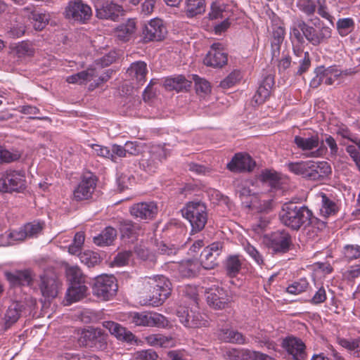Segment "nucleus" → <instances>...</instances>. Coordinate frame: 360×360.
<instances>
[{"label": "nucleus", "mask_w": 360, "mask_h": 360, "mask_svg": "<svg viewBox=\"0 0 360 360\" xmlns=\"http://www.w3.org/2000/svg\"><path fill=\"white\" fill-rule=\"evenodd\" d=\"M338 343L342 347L353 352L356 356H360V340L354 338H340L338 339Z\"/></svg>", "instance_id": "obj_47"}, {"label": "nucleus", "mask_w": 360, "mask_h": 360, "mask_svg": "<svg viewBox=\"0 0 360 360\" xmlns=\"http://www.w3.org/2000/svg\"><path fill=\"white\" fill-rule=\"evenodd\" d=\"M327 72V68L324 66L317 67L315 70V77L312 78L310 82V87L313 89L318 88L321 84L326 85V76L325 74Z\"/></svg>", "instance_id": "obj_48"}, {"label": "nucleus", "mask_w": 360, "mask_h": 360, "mask_svg": "<svg viewBox=\"0 0 360 360\" xmlns=\"http://www.w3.org/2000/svg\"><path fill=\"white\" fill-rule=\"evenodd\" d=\"M176 315L180 322L186 327L195 328L207 326V321L199 312L189 310L187 307H179Z\"/></svg>", "instance_id": "obj_15"}, {"label": "nucleus", "mask_w": 360, "mask_h": 360, "mask_svg": "<svg viewBox=\"0 0 360 360\" xmlns=\"http://www.w3.org/2000/svg\"><path fill=\"white\" fill-rule=\"evenodd\" d=\"M299 26L302 29L304 38L314 46L327 43L332 37L333 30L329 26L323 25L318 30L306 22H301Z\"/></svg>", "instance_id": "obj_7"}, {"label": "nucleus", "mask_w": 360, "mask_h": 360, "mask_svg": "<svg viewBox=\"0 0 360 360\" xmlns=\"http://www.w3.org/2000/svg\"><path fill=\"white\" fill-rule=\"evenodd\" d=\"M146 342L152 347H169L173 345L172 338L162 334H151L144 338Z\"/></svg>", "instance_id": "obj_39"}, {"label": "nucleus", "mask_w": 360, "mask_h": 360, "mask_svg": "<svg viewBox=\"0 0 360 360\" xmlns=\"http://www.w3.org/2000/svg\"><path fill=\"white\" fill-rule=\"evenodd\" d=\"M134 357L136 360H157L159 356L155 351L148 349L136 352Z\"/></svg>", "instance_id": "obj_64"}, {"label": "nucleus", "mask_w": 360, "mask_h": 360, "mask_svg": "<svg viewBox=\"0 0 360 360\" xmlns=\"http://www.w3.org/2000/svg\"><path fill=\"white\" fill-rule=\"evenodd\" d=\"M319 136L317 133H304L295 136L294 143L297 148L302 151L312 150L319 145Z\"/></svg>", "instance_id": "obj_23"}, {"label": "nucleus", "mask_w": 360, "mask_h": 360, "mask_svg": "<svg viewBox=\"0 0 360 360\" xmlns=\"http://www.w3.org/2000/svg\"><path fill=\"white\" fill-rule=\"evenodd\" d=\"M20 316V311L19 309V304L18 303H14L11 305L6 310L4 320L5 328H8L11 325L15 323Z\"/></svg>", "instance_id": "obj_42"}, {"label": "nucleus", "mask_w": 360, "mask_h": 360, "mask_svg": "<svg viewBox=\"0 0 360 360\" xmlns=\"http://www.w3.org/2000/svg\"><path fill=\"white\" fill-rule=\"evenodd\" d=\"M13 51L18 58L32 56L34 54V49L32 44L25 41H22L16 45Z\"/></svg>", "instance_id": "obj_55"}, {"label": "nucleus", "mask_w": 360, "mask_h": 360, "mask_svg": "<svg viewBox=\"0 0 360 360\" xmlns=\"http://www.w3.org/2000/svg\"><path fill=\"white\" fill-rule=\"evenodd\" d=\"M309 286V283L305 278H301L293 282L287 288V292L292 295H298L305 291Z\"/></svg>", "instance_id": "obj_54"}, {"label": "nucleus", "mask_w": 360, "mask_h": 360, "mask_svg": "<svg viewBox=\"0 0 360 360\" xmlns=\"http://www.w3.org/2000/svg\"><path fill=\"white\" fill-rule=\"evenodd\" d=\"M92 14L89 6L84 4L82 0H74L68 3L65 11V17L75 21L84 22Z\"/></svg>", "instance_id": "obj_11"}, {"label": "nucleus", "mask_w": 360, "mask_h": 360, "mask_svg": "<svg viewBox=\"0 0 360 360\" xmlns=\"http://www.w3.org/2000/svg\"><path fill=\"white\" fill-rule=\"evenodd\" d=\"M66 275L71 284H84V277L77 266H69L66 269Z\"/></svg>", "instance_id": "obj_46"}, {"label": "nucleus", "mask_w": 360, "mask_h": 360, "mask_svg": "<svg viewBox=\"0 0 360 360\" xmlns=\"http://www.w3.org/2000/svg\"><path fill=\"white\" fill-rule=\"evenodd\" d=\"M294 63H298L299 65L297 75H301L304 72H307L311 66V58L309 53L305 51L304 56L297 58V61H295Z\"/></svg>", "instance_id": "obj_59"}, {"label": "nucleus", "mask_w": 360, "mask_h": 360, "mask_svg": "<svg viewBox=\"0 0 360 360\" xmlns=\"http://www.w3.org/2000/svg\"><path fill=\"white\" fill-rule=\"evenodd\" d=\"M301 22H305L302 20H297L290 28V36L292 44L294 43H304L302 29L299 26Z\"/></svg>", "instance_id": "obj_51"}, {"label": "nucleus", "mask_w": 360, "mask_h": 360, "mask_svg": "<svg viewBox=\"0 0 360 360\" xmlns=\"http://www.w3.org/2000/svg\"><path fill=\"white\" fill-rule=\"evenodd\" d=\"M282 345L293 360H305L306 346L302 340L295 337H288L283 340Z\"/></svg>", "instance_id": "obj_19"}, {"label": "nucleus", "mask_w": 360, "mask_h": 360, "mask_svg": "<svg viewBox=\"0 0 360 360\" xmlns=\"http://www.w3.org/2000/svg\"><path fill=\"white\" fill-rule=\"evenodd\" d=\"M84 240V233L83 232H77L75 235L73 243L68 248V252L72 255H79Z\"/></svg>", "instance_id": "obj_53"}, {"label": "nucleus", "mask_w": 360, "mask_h": 360, "mask_svg": "<svg viewBox=\"0 0 360 360\" xmlns=\"http://www.w3.org/2000/svg\"><path fill=\"white\" fill-rule=\"evenodd\" d=\"M97 178L91 172L84 174L73 192L77 201L89 200L92 198L96 187Z\"/></svg>", "instance_id": "obj_9"}, {"label": "nucleus", "mask_w": 360, "mask_h": 360, "mask_svg": "<svg viewBox=\"0 0 360 360\" xmlns=\"http://www.w3.org/2000/svg\"><path fill=\"white\" fill-rule=\"evenodd\" d=\"M167 34V29L162 20L155 18L146 25L143 30L145 41H161Z\"/></svg>", "instance_id": "obj_18"}, {"label": "nucleus", "mask_w": 360, "mask_h": 360, "mask_svg": "<svg viewBox=\"0 0 360 360\" xmlns=\"http://www.w3.org/2000/svg\"><path fill=\"white\" fill-rule=\"evenodd\" d=\"M270 89L271 86L270 84L269 83L268 87L264 84L259 85L256 94L253 97V99L255 100V103L257 104H261L264 103L270 95Z\"/></svg>", "instance_id": "obj_58"}, {"label": "nucleus", "mask_w": 360, "mask_h": 360, "mask_svg": "<svg viewBox=\"0 0 360 360\" xmlns=\"http://www.w3.org/2000/svg\"><path fill=\"white\" fill-rule=\"evenodd\" d=\"M27 238L37 237L40 234L44 227V223L34 221L27 223L23 226Z\"/></svg>", "instance_id": "obj_49"}, {"label": "nucleus", "mask_w": 360, "mask_h": 360, "mask_svg": "<svg viewBox=\"0 0 360 360\" xmlns=\"http://www.w3.org/2000/svg\"><path fill=\"white\" fill-rule=\"evenodd\" d=\"M97 77L96 69L89 68L77 74L70 75L66 78V82L70 84H82L86 82L92 80Z\"/></svg>", "instance_id": "obj_36"}, {"label": "nucleus", "mask_w": 360, "mask_h": 360, "mask_svg": "<svg viewBox=\"0 0 360 360\" xmlns=\"http://www.w3.org/2000/svg\"><path fill=\"white\" fill-rule=\"evenodd\" d=\"M218 338L225 342L236 345H245L248 343V340L241 333L231 328H220L217 331Z\"/></svg>", "instance_id": "obj_25"}, {"label": "nucleus", "mask_w": 360, "mask_h": 360, "mask_svg": "<svg viewBox=\"0 0 360 360\" xmlns=\"http://www.w3.org/2000/svg\"><path fill=\"white\" fill-rule=\"evenodd\" d=\"M252 352L245 349L227 348L223 352V356L229 360H248L252 359Z\"/></svg>", "instance_id": "obj_37"}, {"label": "nucleus", "mask_w": 360, "mask_h": 360, "mask_svg": "<svg viewBox=\"0 0 360 360\" xmlns=\"http://www.w3.org/2000/svg\"><path fill=\"white\" fill-rule=\"evenodd\" d=\"M255 166V161L247 153L235 154L227 164V169L232 172H251Z\"/></svg>", "instance_id": "obj_20"}, {"label": "nucleus", "mask_w": 360, "mask_h": 360, "mask_svg": "<svg viewBox=\"0 0 360 360\" xmlns=\"http://www.w3.org/2000/svg\"><path fill=\"white\" fill-rule=\"evenodd\" d=\"M79 257L80 261L88 267H93L101 262L100 255L97 252L91 250L79 253Z\"/></svg>", "instance_id": "obj_45"}, {"label": "nucleus", "mask_w": 360, "mask_h": 360, "mask_svg": "<svg viewBox=\"0 0 360 360\" xmlns=\"http://www.w3.org/2000/svg\"><path fill=\"white\" fill-rule=\"evenodd\" d=\"M285 29L281 26H275L272 31V37L271 39V55L272 58L276 60L279 57L281 45L285 37Z\"/></svg>", "instance_id": "obj_30"}, {"label": "nucleus", "mask_w": 360, "mask_h": 360, "mask_svg": "<svg viewBox=\"0 0 360 360\" xmlns=\"http://www.w3.org/2000/svg\"><path fill=\"white\" fill-rule=\"evenodd\" d=\"M260 177L262 181L269 183L274 188L279 186L280 177L278 174L274 171L265 170L262 172Z\"/></svg>", "instance_id": "obj_56"}, {"label": "nucleus", "mask_w": 360, "mask_h": 360, "mask_svg": "<svg viewBox=\"0 0 360 360\" xmlns=\"http://www.w3.org/2000/svg\"><path fill=\"white\" fill-rule=\"evenodd\" d=\"M343 253L348 260L358 259L360 257V245H347L344 248Z\"/></svg>", "instance_id": "obj_63"}, {"label": "nucleus", "mask_w": 360, "mask_h": 360, "mask_svg": "<svg viewBox=\"0 0 360 360\" xmlns=\"http://www.w3.org/2000/svg\"><path fill=\"white\" fill-rule=\"evenodd\" d=\"M136 29V22L133 19H129L126 22L119 25L115 31V34L117 39L122 41L129 40Z\"/></svg>", "instance_id": "obj_34"}, {"label": "nucleus", "mask_w": 360, "mask_h": 360, "mask_svg": "<svg viewBox=\"0 0 360 360\" xmlns=\"http://www.w3.org/2000/svg\"><path fill=\"white\" fill-rule=\"evenodd\" d=\"M96 16L101 19L115 20L122 11L120 5L105 0H93Z\"/></svg>", "instance_id": "obj_16"}, {"label": "nucleus", "mask_w": 360, "mask_h": 360, "mask_svg": "<svg viewBox=\"0 0 360 360\" xmlns=\"http://www.w3.org/2000/svg\"><path fill=\"white\" fill-rule=\"evenodd\" d=\"M216 255L203 250L201 253V261L200 262L202 268L205 269H212L218 264Z\"/></svg>", "instance_id": "obj_50"}, {"label": "nucleus", "mask_w": 360, "mask_h": 360, "mask_svg": "<svg viewBox=\"0 0 360 360\" xmlns=\"http://www.w3.org/2000/svg\"><path fill=\"white\" fill-rule=\"evenodd\" d=\"M129 212L139 220H152L158 213V207L154 201L141 202L131 205Z\"/></svg>", "instance_id": "obj_13"}, {"label": "nucleus", "mask_w": 360, "mask_h": 360, "mask_svg": "<svg viewBox=\"0 0 360 360\" xmlns=\"http://www.w3.org/2000/svg\"><path fill=\"white\" fill-rule=\"evenodd\" d=\"M207 301L208 304L216 309L226 308L232 301V297L229 291L222 287L214 285L207 292Z\"/></svg>", "instance_id": "obj_10"}, {"label": "nucleus", "mask_w": 360, "mask_h": 360, "mask_svg": "<svg viewBox=\"0 0 360 360\" xmlns=\"http://www.w3.org/2000/svg\"><path fill=\"white\" fill-rule=\"evenodd\" d=\"M144 297L140 301L143 305L158 307L162 305L172 292V283L162 276L146 277L143 281Z\"/></svg>", "instance_id": "obj_1"}, {"label": "nucleus", "mask_w": 360, "mask_h": 360, "mask_svg": "<svg viewBox=\"0 0 360 360\" xmlns=\"http://www.w3.org/2000/svg\"><path fill=\"white\" fill-rule=\"evenodd\" d=\"M221 44H214L205 58L204 63L213 68H221L226 64L227 54L219 49Z\"/></svg>", "instance_id": "obj_22"}, {"label": "nucleus", "mask_w": 360, "mask_h": 360, "mask_svg": "<svg viewBox=\"0 0 360 360\" xmlns=\"http://www.w3.org/2000/svg\"><path fill=\"white\" fill-rule=\"evenodd\" d=\"M87 287L84 284H71L66 292V301L68 304L77 302L86 296Z\"/></svg>", "instance_id": "obj_35"}, {"label": "nucleus", "mask_w": 360, "mask_h": 360, "mask_svg": "<svg viewBox=\"0 0 360 360\" xmlns=\"http://www.w3.org/2000/svg\"><path fill=\"white\" fill-rule=\"evenodd\" d=\"M326 76V85L330 86L335 84L342 75V71L337 68L335 66H330L327 68V72L325 74Z\"/></svg>", "instance_id": "obj_62"}, {"label": "nucleus", "mask_w": 360, "mask_h": 360, "mask_svg": "<svg viewBox=\"0 0 360 360\" xmlns=\"http://www.w3.org/2000/svg\"><path fill=\"white\" fill-rule=\"evenodd\" d=\"M127 73L132 79H135L139 84L142 85L145 82L147 73L146 63L142 61L133 63L127 69Z\"/></svg>", "instance_id": "obj_32"}, {"label": "nucleus", "mask_w": 360, "mask_h": 360, "mask_svg": "<svg viewBox=\"0 0 360 360\" xmlns=\"http://www.w3.org/2000/svg\"><path fill=\"white\" fill-rule=\"evenodd\" d=\"M242 257L238 255H229L224 262V268L229 277L236 276L241 269Z\"/></svg>", "instance_id": "obj_33"}, {"label": "nucleus", "mask_w": 360, "mask_h": 360, "mask_svg": "<svg viewBox=\"0 0 360 360\" xmlns=\"http://www.w3.org/2000/svg\"><path fill=\"white\" fill-rule=\"evenodd\" d=\"M193 79L195 82V87L197 93L207 94L210 91L211 87L210 83L198 77L196 75H193Z\"/></svg>", "instance_id": "obj_61"}, {"label": "nucleus", "mask_w": 360, "mask_h": 360, "mask_svg": "<svg viewBox=\"0 0 360 360\" xmlns=\"http://www.w3.org/2000/svg\"><path fill=\"white\" fill-rule=\"evenodd\" d=\"M39 288L41 295L46 298L57 296L59 281L53 273H44L39 277Z\"/></svg>", "instance_id": "obj_17"}, {"label": "nucleus", "mask_w": 360, "mask_h": 360, "mask_svg": "<svg viewBox=\"0 0 360 360\" xmlns=\"http://www.w3.org/2000/svg\"><path fill=\"white\" fill-rule=\"evenodd\" d=\"M279 217L283 224L292 230H298L301 226L309 224L312 212L304 206L288 202L283 205Z\"/></svg>", "instance_id": "obj_2"}, {"label": "nucleus", "mask_w": 360, "mask_h": 360, "mask_svg": "<svg viewBox=\"0 0 360 360\" xmlns=\"http://www.w3.org/2000/svg\"><path fill=\"white\" fill-rule=\"evenodd\" d=\"M167 157V152L161 146H153L147 155H143L139 162L141 169L148 174L156 172L160 163Z\"/></svg>", "instance_id": "obj_8"}, {"label": "nucleus", "mask_w": 360, "mask_h": 360, "mask_svg": "<svg viewBox=\"0 0 360 360\" xmlns=\"http://www.w3.org/2000/svg\"><path fill=\"white\" fill-rule=\"evenodd\" d=\"M292 245V238L285 230L275 231L270 236L269 246L275 253H285Z\"/></svg>", "instance_id": "obj_14"}, {"label": "nucleus", "mask_w": 360, "mask_h": 360, "mask_svg": "<svg viewBox=\"0 0 360 360\" xmlns=\"http://www.w3.org/2000/svg\"><path fill=\"white\" fill-rule=\"evenodd\" d=\"M125 321L136 326L165 327L168 320L165 316L158 313L130 312L127 314Z\"/></svg>", "instance_id": "obj_4"}, {"label": "nucleus", "mask_w": 360, "mask_h": 360, "mask_svg": "<svg viewBox=\"0 0 360 360\" xmlns=\"http://www.w3.org/2000/svg\"><path fill=\"white\" fill-rule=\"evenodd\" d=\"M121 239L127 243H134L143 233L141 226L131 220H122L119 222Z\"/></svg>", "instance_id": "obj_21"}, {"label": "nucleus", "mask_w": 360, "mask_h": 360, "mask_svg": "<svg viewBox=\"0 0 360 360\" xmlns=\"http://www.w3.org/2000/svg\"><path fill=\"white\" fill-rule=\"evenodd\" d=\"M6 278L13 286L30 285L32 283L34 274L30 269L6 272Z\"/></svg>", "instance_id": "obj_24"}, {"label": "nucleus", "mask_w": 360, "mask_h": 360, "mask_svg": "<svg viewBox=\"0 0 360 360\" xmlns=\"http://www.w3.org/2000/svg\"><path fill=\"white\" fill-rule=\"evenodd\" d=\"M82 338L86 347L96 350H103L107 347L108 335L101 328H91L82 333Z\"/></svg>", "instance_id": "obj_12"}, {"label": "nucleus", "mask_w": 360, "mask_h": 360, "mask_svg": "<svg viewBox=\"0 0 360 360\" xmlns=\"http://www.w3.org/2000/svg\"><path fill=\"white\" fill-rule=\"evenodd\" d=\"M296 6L307 15H313L316 8L314 0H297Z\"/></svg>", "instance_id": "obj_57"}, {"label": "nucleus", "mask_w": 360, "mask_h": 360, "mask_svg": "<svg viewBox=\"0 0 360 360\" xmlns=\"http://www.w3.org/2000/svg\"><path fill=\"white\" fill-rule=\"evenodd\" d=\"M117 230L112 226L105 227L98 236L93 238L94 243L98 246L111 245L117 238Z\"/></svg>", "instance_id": "obj_31"}, {"label": "nucleus", "mask_w": 360, "mask_h": 360, "mask_svg": "<svg viewBox=\"0 0 360 360\" xmlns=\"http://www.w3.org/2000/svg\"><path fill=\"white\" fill-rule=\"evenodd\" d=\"M117 290L116 279L113 276L101 275L96 278L93 293L102 300H108Z\"/></svg>", "instance_id": "obj_6"}, {"label": "nucleus", "mask_w": 360, "mask_h": 360, "mask_svg": "<svg viewBox=\"0 0 360 360\" xmlns=\"http://www.w3.org/2000/svg\"><path fill=\"white\" fill-rule=\"evenodd\" d=\"M331 173L330 165L325 161H310L309 168V179L321 180L327 177Z\"/></svg>", "instance_id": "obj_26"}, {"label": "nucleus", "mask_w": 360, "mask_h": 360, "mask_svg": "<svg viewBox=\"0 0 360 360\" xmlns=\"http://www.w3.org/2000/svg\"><path fill=\"white\" fill-rule=\"evenodd\" d=\"M104 328L117 339L125 340L127 342L131 341L134 335L133 333L127 330L125 328L122 327L117 323L113 321H105L103 323Z\"/></svg>", "instance_id": "obj_28"}, {"label": "nucleus", "mask_w": 360, "mask_h": 360, "mask_svg": "<svg viewBox=\"0 0 360 360\" xmlns=\"http://www.w3.org/2000/svg\"><path fill=\"white\" fill-rule=\"evenodd\" d=\"M339 34L345 37L352 32L354 28V21L351 18H340L336 23Z\"/></svg>", "instance_id": "obj_44"}, {"label": "nucleus", "mask_w": 360, "mask_h": 360, "mask_svg": "<svg viewBox=\"0 0 360 360\" xmlns=\"http://www.w3.org/2000/svg\"><path fill=\"white\" fill-rule=\"evenodd\" d=\"M181 211L183 216L189 221L192 231L198 232L205 227L207 214L206 207L203 203L189 202Z\"/></svg>", "instance_id": "obj_3"}, {"label": "nucleus", "mask_w": 360, "mask_h": 360, "mask_svg": "<svg viewBox=\"0 0 360 360\" xmlns=\"http://www.w3.org/2000/svg\"><path fill=\"white\" fill-rule=\"evenodd\" d=\"M309 162L310 161L290 162L288 164V168L294 174L309 179Z\"/></svg>", "instance_id": "obj_43"}, {"label": "nucleus", "mask_w": 360, "mask_h": 360, "mask_svg": "<svg viewBox=\"0 0 360 360\" xmlns=\"http://www.w3.org/2000/svg\"><path fill=\"white\" fill-rule=\"evenodd\" d=\"M320 197L321 198V207L320 208L321 215L324 217L335 215L338 211L336 203L331 200L326 194L323 193H320Z\"/></svg>", "instance_id": "obj_38"}, {"label": "nucleus", "mask_w": 360, "mask_h": 360, "mask_svg": "<svg viewBox=\"0 0 360 360\" xmlns=\"http://www.w3.org/2000/svg\"><path fill=\"white\" fill-rule=\"evenodd\" d=\"M191 82L183 75L168 78L165 81V85L177 91L186 90L191 86Z\"/></svg>", "instance_id": "obj_41"}, {"label": "nucleus", "mask_w": 360, "mask_h": 360, "mask_svg": "<svg viewBox=\"0 0 360 360\" xmlns=\"http://www.w3.org/2000/svg\"><path fill=\"white\" fill-rule=\"evenodd\" d=\"M240 78V72L239 71H233L220 82V86L223 89H229L234 86Z\"/></svg>", "instance_id": "obj_60"}, {"label": "nucleus", "mask_w": 360, "mask_h": 360, "mask_svg": "<svg viewBox=\"0 0 360 360\" xmlns=\"http://www.w3.org/2000/svg\"><path fill=\"white\" fill-rule=\"evenodd\" d=\"M25 176L23 172L7 170L0 174V191L3 193L21 192L26 186Z\"/></svg>", "instance_id": "obj_5"}, {"label": "nucleus", "mask_w": 360, "mask_h": 360, "mask_svg": "<svg viewBox=\"0 0 360 360\" xmlns=\"http://www.w3.org/2000/svg\"><path fill=\"white\" fill-rule=\"evenodd\" d=\"M27 18L32 20L36 30H42L50 20V14L47 12H41L26 7L23 9Z\"/></svg>", "instance_id": "obj_27"}, {"label": "nucleus", "mask_w": 360, "mask_h": 360, "mask_svg": "<svg viewBox=\"0 0 360 360\" xmlns=\"http://www.w3.org/2000/svg\"><path fill=\"white\" fill-rule=\"evenodd\" d=\"M200 262L197 259H187L179 263L178 271L183 277L190 278L197 276L201 269Z\"/></svg>", "instance_id": "obj_29"}, {"label": "nucleus", "mask_w": 360, "mask_h": 360, "mask_svg": "<svg viewBox=\"0 0 360 360\" xmlns=\"http://www.w3.org/2000/svg\"><path fill=\"white\" fill-rule=\"evenodd\" d=\"M186 12L188 17L202 14L205 11L204 0H186Z\"/></svg>", "instance_id": "obj_40"}, {"label": "nucleus", "mask_w": 360, "mask_h": 360, "mask_svg": "<svg viewBox=\"0 0 360 360\" xmlns=\"http://www.w3.org/2000/svg\"><path fill=\"white\" fill-rule=\"evenodd\" d=\"M250 207L258 212H268L272 209L271 200H257V198L251 202Z\"/></svg>", "instance_id": "obj_52"}]
</instances>
